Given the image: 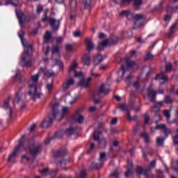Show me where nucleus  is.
Listing matches in <instances>:
<instances>
[{"instance_id": "nucleus-41", "label": "nucleus", "mask_w": 178, "mask_h": 178, "mask_svg": "<svg viewBox=\"0 0 178 178\" xmlns=\"http://www.w3.org/2000/svg\"><path fill=\"white\" fill-rule=\"evenodd\" d=\"M65 134V131L64 130H60L58 131L56 133V137L57 138H62V137H63V134Z\"/></svg>"}, {"instance_id": "nucleus-5", "label": "nucleus", "mask_w": 178, "mask_h": 178, "mask_svg": "<svg viewBox=\"0 0 178 178\" xmlns=\"http://www.w3.org/2000/svg\"><path fill=\"white\" fill-rule=\"evenodd\" d=\"M134 19L135 20L134 22V30L136 29H138V27H141L143 25V20H145V15L143 14H136L133 17Z\"/></svg>"}, {"instance_id": "nucleus-58", "label": "nucleus", "mask_w": 178, "mask_h": 178, "mask_svg": "<svg viewBox=\"0 0 178 178\" xmlns=\"http://www.w3.org/2000/svg\"><path fill=\"white\" fill-rule=\"evenodd\" d=\"M31 52H32V51H30V49H27L24 51L22 56H26V58H27V56H29V55H30Z\"/></svg>"}, {"instance_id": "nucleus-3", "label": "nucleus", "mask_w": 178, "mask_h": 178, "mask_svg": "<svg viewBox=\"0 0 178 178\" xmlns=\"http://www.w3.org/2000/svg\"><path fill=\"white\" fill-rule=\"evenodd\" d=\"M38 79H40V73L31 76L29 81V95L33 101H35L37 98H41L42 93L38 92Z\"/></svg>"}, {"instance_id": "nucleus-23", "label": "nucleus", "mask_w": 178, "mask_h": 178, "mask_svg": "<svg viewBox=\"0 0 178 178\" xmlns=\"http://www.w3.org/2000/svg\"><path fill=\"white\" fill-rule=\"evenodd\" d=\"M143 3V0H134V10H138L140 6Z\"/></svg>"}, {"instance_id": "nucleus-29", "label": "nucleus", "mask_w": 178, "mask_h": 178, "mask_svg": "<svg viewBox=\"0 0 178 178\" xmlns=\"http://www.w3.org/2000/svg\"><path fill=\"white\" fill-rule=\"evenodd\" d=\"M151 168H147L143 170V175L146 177H154V175L151 174Z\"/></svg>"}, {"instance_id": "nucleus-12", "label": "nucleus", "mask_w": 178, "mask_h": 178, "mask_svg": "<svg viewBox=\"0 0 178 178\" xmlns=\"http://www.w3.org/2000/svg\"><path fill=\"white\" fill-rule=\"evenodd\" d=\"M27 57L26 56H22L21 57V61L19 63L20 66H22V67H24V66H27L28 67H31L33 66V63L31 60L26 61Z\"/></svg>"}, {"instance_id": "nucleus-61", "label": "nucleus", "mask_w": 178, "mask_h": 178, "mask_svg": "<svg viewBox=\"0 0 178 178\" xmlns=\"http://www.w3.org/2000/svg\"><path fill=\"white\" fill-rule=\"evenodd\" d=\"M121 2V6H124L126 3H130L131 2V0H120Z\"/></svg>"}, {"instance_id": "nucleus-37", "label": "nucleus", "mask_w": 178, "mask_h": 178, "mask_svg": "<svg viewBox=\"0 0 178 178\" xmlns=\"http://www.w3.org/2000/svg\"><path fill=\"white\" fill-rule=\"evenodd\" d=\"M47 15H48V10H44V15H43L44 17L42 18V22H49V20H51V19H52V18L48 17Z\"/></svg>"}, {"instance_id": "nucleus-8", "label": "nucleus", "mask_w": 178, "mask_h": 178, "mask_svg": "<svg viewBox=\"0 0 178 178\" xmlns=\"http://www.w3.org/2000/svg\"><path fill=\"white\" fill-rule=\"evenodd\" d=\"M72 86H74V79L73 78H67L63 83L62 88L63 91H67Z\"/></svg>"}, {"instance_id": "nucleus-17", "label": "nucleus", "mask_w": 178, "mask_h": 178, "mask_svg": "<svg viewBox=\"0 0 178 178\" xmlns=\"http://www.w3.org/2000/svg\"><path fill=\"white\" fill-rule=\"evenodd\" d=\"M85 42L87 51L90 52L94 49V43L92 42V41H91V40H90V38H86L85 40Z\"/></svg>"}, {"instance_id": "nucleus-22", "label": "nucleus", "mask_w": 178, "mask_h": 178, "mask_svg": "<svg viewBox=\"0 0 178 178\" xmlns=\"http://www.w3.org/2000/svg\"><path fill=\"white\" fill-rule=\"evenodd\" d=\"M101 134H102V131L100 129H95L93 133V139L95 141H98L99 140V137H101Z\"/></svg>"}, {"instance_id": "nucleus-47", "label": "nucleus", "mask_w": 178, "mask_h": 178, "mask_svg": "<svg viewBox=\"0 0 178 178\" xmlns=\"http://www.w3.org/2000/svg\"><path fill=\"white\" fill-rule=\"evenodd\" d=\"M133 175V171L130 168H127V172L124 173L125 177H130Z\"/></svg>"}, {"instance_id": "nucleus-10", "label": "nucleus", "mask_w": 178, "mask_h": 178, "mask_svg": "<svg viewBox=\"0 0 178 178\" xmlns=\"http://www.w3.org/2000/svg\"><path fill=\"white\" fill-rule=\"evenodd\" d=\"M134 87L138 92H143L145 90V83H141L140 81H136L134 82Z\"/></svg>"}, {"instance_id": "nucleus-60", "label": "nucleus", "mask_w": 178, "mask_h": 178, "mask_svg": "<svg viewBox=\"0 0 178 178\" xmlns=\"http://www.w3.org/2000/svg\"><path fill=\"white\" fill-rule=\"evenodd\" d=\"M144 118H145V124H148V123H149V116H148V114H145Z\"/></svg>"}, {"instance_id": "nucleus-56", "label": "nucleus", "mask_w": 178, "mask_h": 178, "mask_svg": "<svg viewBox=\"0 0 178 178\" xmlns=\"http://www.w3.org/2000/svg\"><path fill=\"white\" fill-rule=\"evenodd\" d=\"M90 76L92 77H101V74L98 73H95L93 70L90 72Z\"/></svg>"}, {"instance_id": "nucleus-14", "label": "nucleus", "mask_w": 178, "mask_h": 178, "mask_svg": "<svg viewBox=\"0 0 178 178\" xmlns=\"http://www.w3.org/2000/svg\"><path fill=\"white\" fill-rule=\"evenodd\" d=\"M118 40H119V38L115 35H111L109 39H106V40H108L107 45H115V44H118Z\"/></svg>"}, {"instance_id": "nucleus-27", "label": "nucleus", "mask_w": 178, "mask_h": 178, "mask_svg": "<svg viewBox=\"0 0 178 178\" xmlns=\"http://www.w3.org/2000/svg\"><path fill=\"white\" fill-rule=\"evenodd\" d=\"M52 38V33L47 31L44 35V42H51V39Z\"/></svg>"}, {"instance_id": "nucleus-28", "label": "nucleus", "mask_w": 178, "mask_h": 178, "mask_svg": "<svg viewBox=\"0 0 178 178\" xmlns=\"http://www.w3.org/2000/svg\"><path fill=\"white\" fill-rule=\"evenodd\" d=\"M82 60L83 62V65H90L91 62V58L90 57V55L85 54L83 58H82Z\"/></svg>"}, {"instance_id": "nucleus-7", "label": "nucleus", "mask_w": 178, "mask_h": 178, "mask_svg": "<svg viewBox=\"0 0 178 178\" xmlns=\"http://www.w3.org/2000/svg\"><path fill=\"white\" fill-rule=\"evenodd\" d=\"M16 15L17 17L19 19V24L21 26H23L24 23H26V15H24V13L22 10H16Z\"/></svg>"}, {"instance_id": "nucleus-59", "label": "nucleus", "mask_w": 178, "mask_h": 178, "mask_svg": "<svg viewBox=\"0 0 178 178\" xmlns=\"http://www.w3.org/2000/svg\"><path fill=\"white\" fill-rule=\"evenodd\" d=\"M163 115H164V116H165V118H167V119L170 118V113L169 112V111L165 110L163 111Z\"/></svg>"}, {"instance_id": "nucleus-15", "label": "nucleus", "mask_w": 178, "mask_h": 178, "mask_svg": "<svg viewBox=\"0 0 178 178\" xmlns=\"http://www.w3.org/2000/svg\"><path fill=\"white\" fill-rule=\"evenodd\" d=\"M156 91H154L152 89L147 90V97L150 98V102H155L156 99Z\"/></svg>"}, {"instance_id": "nucleus-53", "label": "nucleus", "mask_w": 178, "mask_h": 178, "mask_svg": "<svg viewBox=\"0 0 178 178\" xmlns=\"http://www.w3.org/2000/svg\"><path fill=\"white\" fill-rule=\"evenodd\" d=\"M136 173H138V175H143L144 169L140 166H138L136 168Z\"/></svg>"}, {"instance_id": "nucleus-34", "label": "nucleus", "mask_w": 178, "mask_h": 178, "mask_svg": "<svg viewBox=\"0 0 178 178\" xmlns=\"http://www.w3.org/2000/svg\"><path fill=\"white\" fill-rule=\"evenodd\" d=\"M108 45V40H103L100 44L97 47L99 51H104V47Z\"/></svg>"}, {"instance_id": "nucleus-20", "label": "nucleus", "mask_w": 178, "mask_h": 178, "mask_svg": "<svg viewBox=\"0 0 178 178\" xmlns=\"http://www.w3.org/2000/svg\"><path fill=\"white\" fill-rule=\"evenodd\" d=\"M64 98H65V101L67 102H70V104H71V105L72 104H74V102H76V97L72 96V95L70 94H66L65 96H64Z\"/></svg>"}, {"instance_id": "nucleus-44", "label": "nucleus", "mask_w": 178, "mask_h": 178, "mask_svg": "<svg viewBox=\"0 0 178 178\" xmlns=\"http://www.w3.org/2000/svg\"><path fill=\"white\" fill-rule=\"evenodd\" d=\"M166 127V124H159L154 127V130H164Z\"/></svg>"}, {"instance_id": "nucleus-18", "label": "nucleus", "mask_w": 178, "mask_h": 178, "mask_svg": "<svg viewBox=\"0 0 178 178\" xmlns=\"http://www.w3.org/2000/svg\"><path fill=\"white\" fill-rule=\"evenodd\" d=\"M106 139L105 138H102L97 140V147L100 149H104L106 147Z\"/></svg>"}, {"instance_id": "nucleus-24", "label": "nucleus", "mask_w": 178, "mask_h": 178, "mask_svg": "<svg viewBox=\"0 0 178 178\" xmlns=\"http://www.w3.org/2000/svg\"><path fill=\"white\" fill-rule=\"evenodd\" d=\"M76 128L70 127L67 129L65 134H66L67 137H70L72 134H74V133H76Z\"/></svg>"}, {"instance_id": "nucleus-35", "label": "nucleus", "mask_w": 178, "mask_h": 178, "mask_svg": "<svg viewBox=\"0 0 178 178\" xmlns=\"http://www.w3.org/2000/svg\"><path fill=\"white\" fill-rule=\"evenodd\" d=\"M70 8L72 12H76V8L77 6V1L76 0H72L70 3Z\"/></svg>"}, {"instance_id": "nucleus-26", "label": "nucleus", "mask_w": 178, "mask_h": 178, "mask_svg": "<svg viewBox=\"0 0 178 178\" xmlns=\"http://www.w3.org/2000/svg\"><path fill=\"white\" fill-rule=\"evenodd\" d=\"M74 120H76L78 122V123L81 124V123H83L84 122V116L79 114V113H76V114L74 117Z\"/></svg>"}, {"instance_id": "nucleus-57", "label": "nucleus", "mask_w": 178, "mask_h": 178, "mask_svg": "<svg viewBox=\"0 0 178 178\" xmlns=\"http://www.w3.org/2000/svg\"><path fill=\"white\" fill-rule=\"evenodd\" d=\"M65 49L66 51H67L68 52L72 51V49H73V45L72 44H67L65 45Z\"/></svg>"}, {"instance_id": "nucleus-40", "label": "nucleus", "mask_w": 178, "mask_h": 178, "mask_svg": "<svg viewBox=\"0 0 178 178\" xmlns=\"http://www.w3.org/2000/svg\"><path fill=\"white\" fill-rule=\"evenodd\" d=\"M54 62V64L58 65V66H59L60 70L63 69V62L58 59H55Z\"/></svg>"}, {"instance_id": "nucleus-11", "label": "nucleus", "mask_w": 178, "mask_h": 178, "mask_svg": "<svg viewBox=\"0 0 178 178\" xmlns=\"http://www.w3.org/2000/svg\"><path fill=\"white\" fill-rule=\"evenodd\" d=\"M67 155V150L61 149L54 152V156L55 158H63Z\"/></svg>"}, {"instance_id": "nucleus-6", "label": "nucleus", "mask_w": 178, "mask_h": 178, "mask_svg": "<svg viewBox=\"0 0 178 178\" xmlns=\"http://www.w3.org/2000/svg\"><path fill=\"white\" fill-rule=\"evenodd\" d=\"M110 91L111 90H109V88H107L105 86V85L102 84L99 88V90L93 93V97L94 98H95V97H99L101 94H103L104 95H108Z\"/></svg>"}, {"instance_id": "nucleus-31", "label": "nucleus", "mask_w": 178, "mask_h": 178, "mask_svg": "<svg viewBox=\"0 0 178 178\" xmlns=\"http://www.w3.org/2000/svg\"><path fill=\"white\" fill-rule=\"evenodd\" d=\"M104 166V164L101 162L99 163H92L90 165V169H101Z\"/></svg>"}, {"instance_id": "nucleus-32", "label": "nucleus", "mask_w": 178, "mask_h": 178, "mask_svg": "<svg viewBox=\"0 0 178 178\" xmlns=\"http://www.w3.org/2000/svg\"><path fill=\"white\" fill-rule=\"evenodd\" d=\"M103 59H104V57H102V56L99 54L96 57H95L94 63L95 65H99V63H101V62H102Z\"/></svg>"}, {"instance_id": "nucleus-45", "label": "nucleus", "mask_w": 178, "mask_h": 178, "mask_svg": "<svg viewBox=\"0 0 178 178\" xmlns=\"http://www.w3.org/2000/svg\"><path fill=\"white\" fill-rule=\"evenodd\" d=\"M173 69V65L172 63H166L165 70L166 72H170Z\"/></svg>"}, {"instance_id": "nucleus-54", "label": "nucleus", "mask_w": 178, "mask_h": 178, "mask_svg": "<svg viewBox=\"0 0 178 178\" xmlns=\"http://www.w3.org/2000/svg\"><path fill=\"white\" fill-rule=\"evenodd\" d=\"M42 10H44V8H42V6L38 5V6H37V8H36V13H38V15H40V13H42Z\"/></svg>"}, {"instance_id": "nucleus-64", "label": "nucleus", "mask_w": 178, "mask_h": 178, "mask_svg": "<svg viewBox=\"0 0 178 178\" xmlns=\"http://www.w3.org/2000/svg\"><path fill=\"white\" fill-rule=\"evenodd\" d=\"M58 170H55L54 171L51 172L50 173L51 178L55 177V176H56V174L58 173Z\"/></svg>"}, {"instance_id": "nucleus-52", "label": "nucleus", "mask_w": 178, "mask_h": 178, "mask_svg": "<svg viewBox=\"0 0 178 178\" xmlns=\"http://www.w3.org/2000/svg\"><path fill=\"white\" fill-rule=\"evenodd\" d=\"M160 110V107L158 106H154L152 107V109L150 110L151 112H154V113H157Z\"/></svg>"}, {"instance_id": "nucleus-43", "label": "nucleus", "mask_w": 178, "mask_h": 178, "mask_svg": "<svg viewBox=\"0 0 178 178\" xmlns=\"http://www.w3.org/2000/svg\"><path fill=\"white\" fill-rule=\"evenodd\" d=\"M163 141H165V138H157V145H159V147H162V145H163Z\"/></svg>"}, {"instance_id": "nucleus-2", "label": "nucleus", "mask_w": 178, "mask_h": 178, "mask_svg": "<svg viewBox=\"0 0 178 178\" xmlns=\"http://www.w3.org/2000/svg\"><path fill=\"white\" fill-rule=\"evenodd\" d=\"M78 67L79 63H77L76 60H74L72 63L70 65L69 75L72 76V73H74V77H78L81 79L79 83H78V86H80V87H82L83 88H88L90 83H91V80H92V79L91 77H89L88 79H85L83 73L76 71V69H77Z\"/></svg>"}, {"instance_id": "nucleus-33", "label": "nucleus", "mask_w": 178, "mask_h": 178, "mask_svg": "<svg viewBox=\"0 0 178 178\" xmlns=\"http://www.w3.org/2000/svg\"><path fill=\"white\" fill-rule=\"evenodd\" d=\"M140 137L144 138L145 143H149V135L148 134V133L143 132L140 134Z\"/></svg>"}, {"instance_id": "nucleus-38", "label": "nucleus", "mask_w": 178, "mask_h": 178, "mask_svg": "<svg viewBox=\"0 0 178 178\" xmlns=\"http://www.w3.org/2000/svg\"><path fill=\"white\" fill-rule=\"evenodd\" d=\"M130 15V11L125 10H122L119 13V15L120 16V17H128V16Z\"/></svg>"}, {"instance_id": "nucleus-39", "label": "nucleus", "mask_w": 178, "mask_h": 178, "mask_svg": "<svg viewBox=\"0 0 178 178\" xmlns=\"http://www.w3.org/2000/svg\"><path fill=\"white\" fill-rule=\"evenodd\" d=\"M120 108L121 111H122L123 112H129V111H130V107H129V106H127V104H121L120 106Z\"/></svg>"}, {"instance_id": "nucleus-21", "label": "nucleus", "mask_w": 178, "mask_h": 178, "mask_svg": "<svg viewBox=\"0 0 178 178\" xmlns=\"http://www.w3.org/2000/svg\"><path fill=\"white\" fill-rule=\"evenodd\" d=\"M23 95V93L22 92H17L15 94V97L13 100V104L15 105V104H19L20 103V101H22V97Z\"/></svg>"}, {"instance_id": "nucleus-46", "label": "nucleus", "mask_w": 178, "mask_h": 178, "mask_svg": "<svg viewBox=\"0 0 178 178\" xmlns=\"http://www.w3.org/2000/svg\"><path fill=\"white\" fill-rule=\"evenodd\" d=\"M51 52L53 54H59V46L58 44L54 46Z\"/></svg>"}, {"instance_id": "nucleus-42", "label": "nucleus", "mask_w": 178, "mask_h": 178, "mask_svg": "<svg viewBox=\"0 0 178 178\" xmlns=\"http://www.w3.org/2000/svg\"><path fill=\"white\" fill-rule=\"evenodd\" d=\"M44 75L46 77H52V76L55 75V72H54V71L47 70L44 72Z\"/></svg>"}, {"instance_id": "nucleus-30", "label": "nucleus", "mask_w": 178, "mask_h": 178, "mask_svg": "<svg viewBox=\"0 0 178 178\" xmlns=\"http://www.w3.org/2000/svg\"><path fill=\"white\" fill-rule=\"evenodd\" d=\"M176 27H177V24H173L172 26L170 27V32L167 35L168 38H170V37L173 35V33L176 29Z\"/></svg>"}, {"instance_id": "nucleus-51", "label": "nucleus", "mask_w": 178, "mask_h": 178, "mask_svg": "<svg viewBox=\"0 0 178 178\" xmlns=\"http://www.w3.org/2000/svg\"><path fill=\"white\" fill-rule=\"evenodd\" d=\"M110 178H119V172L118 170L114 171L110 176Z\"/></svg>"}, {"instance_id": "nucleus-25", "label": "nucleus", "mask_w": 178, "mask_h": 178, "mask_svg": "<svg viewBox=\"0 0 178 178\" xmlns=\"http://www.w3.org/2000/svg\"><path fill=\"white\" fill-rule=\"evenodd\" d=\"M125 64L127 67H129L130 69H131V67H134V66H136V62H134V60H131L130 59H127L125 60Z\"/></svg>"}, {"instance_id": "nucleus-19", "label": "nucleus", "mask_w": 178, "mask_h": 178, "mask_svg": "<svg viewBox=\"0 0 178 178\" xmlns=\"http://www.w3.org/2000/svg\"><path fill=\"white\" fill-rule=\"evenodd\" d=\"M24 34H25L24 31H23V30H21L18 33V36L22 41V44L23 47H27V40H26V38H24Z\"/></svg>"}, {"instance_id": "nucleus-55", "label": "nucleus", "mask_w": 178, "mask_h": 178, "mask_svg": "<svg viewBox=\"0 0 178 178\" xmlns=\"http://www.w3.org/2000/svg\"><path fill=\"white\" fill-rule=\"evenodd\" d=\"M154 58V55L151 54L150 52H148L147 54L146 58H145V60H151Z\"/></svg>"}, {"instance_id": "nucleus-9", "label": "nucleus", "mask_w": 178, "mask_h": 178, "mask_svg": "<svg viewBox=\"0 0 178 178\" xmlns=\"http://www.w3.org/2000/svg\"><path fill=\"white\" fill-rule=\"evenodd\" d=\"M49 24L52 29L53 31H56L59 29V26L60 24V21L55 18H51L49 19Z\"/></svg>"}, {"instance_id": "nucleus-49", "label": "nucleus", "mask_w": 178, "mask_h": 178, "mask_svg": "<svg viewBox=\"0 0 178 178\" xmlns=\"http://www.w3.org/2000/svg\"><path fill=\"white\" fill-rule=\"evenodd\" d=\"M163 130V134H165V137H168V136H169V134H170V133L172 132L170 131V129H169V128L168 127H165Z\"/></svg>"}, {"instance_id": "nucleus-36", "label": "nucleus", "mask_w": 178, "mask_h": 178, "mask_svg": "<svg viewBox=\"0 0 178 178\" xmlns=\"http://www.w3.org/2000/svg\"><path fill=\"white\" fill-rule=\"evenodd\" d=\"M106 158V153H105V152L100 153V156L99 158V162H100V163H102L104 165V162H105Z\"/></svg>"}, {"instance_id": "nucleus-63", "label": "nucleus", "mask_w": 178, "mask_h": 178, "mask_svg": "<svg viewBox=\"0 0 178 178\" xmlns=\"http://www.w3.org/2000/svg\"><path fill=\"white\" fill-rule=\"evenodd\" d=\"M62 165H66V160H62L57 162V166L60 167Z\"/></svg>"}, {"instance_id": "nucleus-13", "label": "nucleus", "mask_w": 178, "mask_h": 178, "mask_svg": "<svg viewBox=\"0 0 178 178\" xmlns=\"http://www.w3.org/2000/svg\"><path fill=\"white\" fill-rule=\"evenodd\" d=\"M155 80H162L160 84H165L168 83V76L165 75L164 72H161L155 77Z\"/></svg>"}, {"instance_id": "nucleus-50", "label": "nucleus", "mask_w": 178, "mask_h": 178, "mask_svg": "<svg viewBox=\"0 0 178 178\" xmlns=\"http://www.w3.org/2000/svg\"><path fill=\"white\" fill-rule=\"evenodd\" d=\"M156 173V178H165V176H163V172L161 171V170H157Z\"/></svg>"}, {"instance_id": "nucleus-48", "label": "nucleus", "mask_w": 178, "mask_h": 178, "mask_svg": "<svg viewBox=\"0 0 178 178\" xmlns=\"http://www.w3.org/2000/svg\"><path fill=\"white\" fill-rule=\"evenodd\" d=\"M165 104H172V97L170 96H165L164 99Z\"/></svg>"}, {"instance_id": "nucleus-4", "label": "nucleus", "mask_w": 178, "mask_h": 178, "mask_svg": "<svg viewBox=\"0 0 178 178\" xmlns=\"http://www.w3.org/2000/svg\"><path fill=\"white\" fill-rule=\"evenodd\" d=\"M59 108V103H56L54 104L52 108L53 115L50 114L49 115V120L48 121H44L42 124L41 127L42 129H48L51 124H52V122H54V119H56V120H62V115H60V113L59 112V110L58 109Z\"/></svg>"}, {"instance_id": "nucleus-1", "label": "nucleus", "mask_w": 178, "mask_h": 178, "mask_svg": "<svg viewBox=\"0 0 178 178\" xmlns=\"http://www.w3.org/2000/svg\"><path fill=\"white\" fill-rule=\"evenodd\" d=\"M26 138V136L23 135L22 138L19 140V145L18 146L15 147L11 153V154L8 156V162H12L13 159H15L16 156H17V154L19 152L22 151V149H24L26 151L27 154H29V155H31L34 159L37 158L38 155H40L41 154V144L38 142H34L33 144L30 146L28 149H26L24 147V140Z\"/></svg>"}, {"instance_id": "nucleus-16", "label": "nucleus", "mask_w": 178, "mask_h": 178, "mask_svg": "<svg viewBox=\"0 0 178 178\" xmlns=\"http://www.w3.org/2000/svg\"><path fill=\"white\" fill-rule=\"evenodd\" d=\"M3 107L4 109H8L9 111V118L12 119V115H13V108L9 105V100H5Z\"/></svg>"}, {"instance_id": "nucleus-62", "label": "nucleus", "mask_w": 178, "mask_h": 178, "mask_svg": "<svg viewBox=\"0 0 178 178\" xmlns=\"http://www.w3.org/2000/svg\"><path fill=\"white\" fill-rule=\"evenodd\" d=\"M83 35V33L80 32V31H76L74 32V37H81Z\"/></svg>"}]
</instances>
